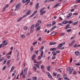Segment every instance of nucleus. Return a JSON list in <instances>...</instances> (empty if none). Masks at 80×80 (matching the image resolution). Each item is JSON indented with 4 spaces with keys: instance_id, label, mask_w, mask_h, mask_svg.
<instances>
[{
    "instance_id": "1",
    "label": "nucleus",
    "mask_w": 80,
    "mask_h": 80,
    "mask_svg": "<svg viewBox=\"0 0 80 80\" xmlns=\"http://www.w3.org/2000/svg\"><path fill=\"white\" fill-rule=\"evenodd\" d=\"M65 42H64L63 43H61L60 44H59L58 46V47L57 48H58V49H60V50H63V49H64L65 48V47H63L62 48V46H63V45H65Z\"/></svg>"
},
{
    "instance_id": "2",
    "label": "nucleus",
    "mask_w": 80,
    "mask_h": 80,
    "mask_svg": "<svg viewBox=\"0 0 80 80\" xmlns=\"http://www.w3.org/2000/svg\"><path fill=\"white\" fill-rule=\"evenodd\" d=\"M8 42H7V41L4 40L2 42V45H4L5 46L7 45Z\"/></svg>"
},
{
    "instance_id": "3",
    "label": "nucleus",
    "mask_w": 80,
    "mask_h": 80,
    "mask_svg": "<svg viewBox=\"0 0 80 80\" xmlns=\"http://www.w3.org/2000/svg\"><path fill=\"white\" fill-rule=\"evenodd\" d=\"M27 72V68H25L24 69V72H23V75H25Z\"/></svg>"
},
{
    "instance_id": "4",
    "label": "nucleus",
    "mask_w": 80,
    "mask_h": 80,
    "mask_svg": "<svg viewBox=\"0 0 80 80\" xmlns=\"http://www.w3.org/2000/svg\"><path fill=\"white\" fill-rule=\"evenodd\" d=\"M39 6V3H37L36 5L35 9L36 10H38V7Z\"/></svg>"
},
{
    "instance_id": "5",
    "label": "nucleus",
    "mask_w": 80,
    "mask_h": 80,
    "mask_svg": "<svg viewBox=\"0 0 80 80\" xmlns=\"http://www.w3.org/2000/svg\"><path fill=\"white\" fill-rule=\"evenodd\" d=\"M57 50V48H52L50 49V51H55Z\"/></svg>"
},
{
    "instance_id": "6",
    "label": "nucleus",
    "mask_w": 80,
    "mask_h": 80,
    "mask_svg": "<svg viewBox=\"0 0 80 80\" xmlns=\"http://www.w3.org/2000/svg\"><path fill=\"white\" fill-rule=\"evenodd\" d=\"M35 57H36V55L35 54H33V55L32 56V60H35L34 58H35Z\"/></svg>"
},
{
    "instance_id": "7",
    "label": "nucleus",
    "mask_w": 80,
    "mask_h": 80,
    "mask_svg": "<svg viewBox=\"0 0 80 80\" xmlns=\"http://www.w3.org/2000/svg\"><path fill=\"white\" fill-rule=\"evenodd\" d=\"M33 30H34V28H32V27H31L30 32L31 33H32L33 32Z\"/></svg>"
},
{
    "instance_id": "8",
    "label": "nucleus",
    "mask_w": 80,
    "mask_h": 80,
    "mask_svg": "<svg viewBox=\"0 0 80 80\" xmlns=\"http://www.w3.org/2000/svg\"><path fill=\"white\" fill-rule=\"evenodd\" d=\"M62 24H67V23H68V21H64L62 22Z\"/></svg>"
},
{
    "instance_id": "9",
    "label": "nucleus",
    "mask_w": 80,
    "mask_h": 80,
    "mask_svg": "<svg viewBox=\"0 0 80 80\" xmlns=\"http://www.w3.org/2000/svg\"><path fill=\"white\" fill-rule=\"evenodd\" d=\"M75 53L76 55H80V52L78 51H76Z\"/></svg>"
},
{
    "instance_id": "10",
    "label": "nucleus",
    "mask_w": 80,
    "mask_h": 80,
    "mask_svg": "<svg viewBox=\"0 0 80 80\" xmlns=\"http://www.w3.org/2000/svg\"><path fill=\"white\" fill-rule=\"evenodd\" d=\"M33 47H31L30 48V51L31 52V53H32L33 52Z\"/></svg>"
},
{
    "instance_id": "11",
    "label": "nucleus",
    "mask_w": 80,
    "mask_h": 80,
    "mask_svg": "<svg viewBox=\"0 0 80 80\" xmlns=\"http://www.w3.org/2000/svg\"><path fill=\"white\" fill-rule=\"evenodd\" d=\"M70 24H68L66 26V28H65V29H67V28H69V27H70Z\"/></svg>"
},
{
    "instance_id": "12",
    "label": "nucleus",
    "mask_w": 80,
    "mask_h": 80,
    "mask_svg": "<svg viewBox=\"0 0 80 80\" xmlns=\"http://www.w3.org/2000/svg\"><path fill=\"white\" fill-rule=\"evenodd\" d=\"M60 3H58L56 4L54 6V8H56V7H58V6L59 5H60Z\"/></svg>"
},
{
    "instance_id": "13",
    "label": "nucleus",
    "mask_w": 80,
    "mask_h": 80,
    "mask_svg": "<svg viewBox=\"0 0 80 80\" xmlns=\"http://www.w3.org/2000/svg\"><path fill=\"white\" fill-rule=\"evenodd\" d=\"M56 33L57 32L54 31L52 32V33L51 34V35H52V36H53V35H56Z\"/></svg>"
},
{
    "instance_id": "14",
    "label": "nucleus",
    "mask_w": 80,
    "mask_h": 80,
    "mask_svg": "<svg viewBox=\"0 0 80 80\" xmlns=\"http://www.w3.org/2000/svg\"><path fill=\"white\" fill-rule=\"evenodd\" d=\"M56 43H57L56 42H52L50 43V44L51 45H55V44H56Z\"/></svg>"
},
{
    "instance_id": "15",
    "label": "nucleus",
    "mask_w": 80,
    "mask_h": 80,
    "mask_svg": "<svg viewBox=\"0 0 80 80\" xmlns=\"http://www.w3.org/2000/svg\"><path fill=\"white\" fill-rule=\"evenodd\" d=\"M20 7V4L18 3L16 6V8H18L19 9V7Z\"/></svg>"
},
{
    "instance_id": "16",
    "label": "nucleus",
    "mask_w": 80,
    "mask_h": 80,
    "mask_svg": "<svg viewBox=\"0 0 80 80\" xmlns=\"http://www.w3.org/2000/svg\"><path fill=\"white\" fill-rule=\"evenodd\" d=\"M14 68H15V67L14 66H12L11 68V71H10V72H12V71H13V70H14Z\"/></svg>"
},
{
    "instance_id": "17",
    "label": "nucleus",
    "mask_w": 80,
    "mask_h": 80,
    "mask_svg": "<svg viewBox=\"0 0 80 80\" xmlns=\"http://www.w3.org/2000/svg\"><path fill=\"white\" fill-rule=\"evenodd\" d=\"M78 21H77L76 22L72 23V25H75L78 23Z\"/></svg>"
},
{
    "instance_id": "18",
    "label": "nucleus",
    "mask_w": 80,
    "mask_h": 80,
    "mask_svg": "<svg viewBox=\"0 0 80 80\" xmlns=\"http://www.w3.org/2000/svg\"><path fill=\"white\" fill-rule=\"evenodd\" d=\"M41 57H42L43 56V50H42L41 51Z\"/></svg>"
},
{
    "instance_id": "19",
    "label": "nucleus",
    "mask_w": 80,
    "mask_h": 80,
    "mask_svg": "<svg viewBox=\"0 0 80 80\" xmlns=\"http://www.w3.org/2000/svg\"><path fill=\"white\" fill-rule=\"evenodd\" d=\"M30 2V0H28L27 2H26L27 3L25 4V5H28V4Z\"/></svg>"
},
{
    "instance_id": "20",
    "label": "nucleus",
    "mask_w": 80,
    "mask_h": 80,
    "mask_svg": "<svg viewBox=\"0 0 80 80\" xmlns=\"http://www.w3.org/2000/svg\"><path fill=\"white\" fill-rule=\"evenodd\" d=\"M50 68H51L50 66H48V68H47V70L48 71H50Z\"/></svg>"
},
{
    "instance_id": "21",
    "label": "nucleus",
    "mask_w": 80,
    "mask_h": 80,
    "mask_svg": "<svg viewBox=\"0 0 80 80\" xmlns=\"http://www.w3.org/2000/svg\"><path fill=\"white\" fill-rule=\"evenodd\" d=\"M10 60H8L7 61V64L8 65H9V64L10 63Z\"/></svg>"
},
{
    "instance_id": "22",
    "label": "nucleus",
    "mask_w": 80,
    "mask_h": 80,
    "mask_svg": "<svg viewBox=\"0 0 80 80\" xmlns=\"http://www.w3.org/2000/svg\"><path fill=\"white\" fill-rule=\"evenodd\" d=\"M30 12H31V11L29 10H28L27 12L26 13V15H28L29 14H30Z\"/></svg>"
},
{
    "instance_id": "23",
    "label": "nucleus",
    "mask_w": 80,
    "mask_h": 80,
    "mask_svg": "<svg viewBox=\"0 0 80 80\" xmlns=\"http://www.w3.org/2000/svg\"><path fill=\"white\" fill-rule=\"evenodd\" d=\"M27 29H28V27L27 26H24V27L23 30H26Z\"/></svg>"
},
{
    "instance_id": "24",
    "label": "nucleus",
    "mask_w": 80,
    "mask_h": 80,
    "mask_svg": "<svg viewBox=\"0 0 80 80\" xmlns=\"http://www.w3.org/2000/svg\"><path fill=\"white\" fill-rule=\"evenodd\" d=\"M25 0H22V2L23 3H27V1H28V0H26V1H25Z\"/></svg>"
},
{
    "instance_id": "25",
    "label": "nucleus",
    "mask_w": 80,
    "mask_h": 80,
    "mask_svg": "<svg viewBox=\"0 0 80 80\" xmlns=\"http://www.w3.org/2000/svg\"><path fill=\"white\" fill-rule=\"evenodd\" d=\"M44 8H45V7L41 9L40 11V12H43V11L44 10Z\"/></svg>"
},
{
    "instance_id": "26",
    "label": "nucleus",
    "mask_w": 80,
    "mask_h": 80,
    "mask_svg": "<svg viewBox=\"0 0 80 80\" xmlns=\"http://www.w3.org/2000/svg\"><path fill=\"white\" fill-rule=\"evenodd\" d=\"M61 77V75L60 74H58L57 76V78H60Z\"/></svg>"
},
{
    "instance_id": "27",
    "label": "nucleus",
    "mask_w": 80,
    "mask_h": 80,
    "mask_svg": "<svg viewBox=\"0 0 80 80\" xmlns=\"http://www.w3.org/2000/svg\"><path fill=\"white\" fill-rule=\"evenodd\" d=\"M68 23L69 24H71V23H73V22L72 21H68Z\"/></svg>"
},
{
    "instance_id": "28",
    "label": "nucleus",
    "mask_w": 80,
    "mask_h": 80,
    "mask_svg": "<svg viewBox=\"0 0 80 80\" xmlns=\"http://www.w3.org/2000/svg\"><path fill=\"white\" fill-rule=\"evenodd\" d=\"M33 68L34 71H36V70H37V67H36L35 66H33Z\"/></svg>"
},
{
    "instance_id": "29",
    "label": "nucleus",
    "mask_w": 80,
    "mask_h": 80,
    "mask_svg": "<svg viewBox=\"0 0 80 80\" xmlns=\"http://www.w3.org/2000/svg\"><path fill=\"white\" fill-rule=\"evenodd\" d=\"M3 60H5V59H4V58L3 57H2V58H1L0 59V62H2Z\"/></svg>"
},
{
    "instance_id": "30",
    "label": "nucleus",
    "mask_w": 80,
    "mask_h": 80,
    "mask_svg": "<svg viewBox=\"0 0 80 80\" xmlns=\"http://www.w3.org/2000/svg\"><path fill=\"white\" fill-rule=\"evenodd\" d=\"M40 26H38V28H36V30H38H38H40Z\"/></svg>"
},
{
    "instance_id": "31",
    "label": "nucleus",
    "mask_w": 80,
    "mask_h": 80,
    "mask_svg": "<svg viewBox=\"0 0 80 80\" xmlns=\"http://www.w3.org/2000/svg\"><path fill=\"white\" fill-rule=\"evenodd\" d=\"M56 24V22L54 21L52 22V26L54 25H55Z\"/></svg>"
},
{
    "instance_id": "32",
    "label": "nucleus",
    "mask_w": 80,
    "mask_h": 80,
    "mask_svg": "<svg viewBox=\"0 0 80 80\" xmlns=\"http://www.w3.org/2000/svg\"><path fill=\"white\" fill-rule=\"evenodd\" d=\"M57 72H55H55H53V75L54 76H57Z\"/></svg>"
},
{
    "instance_id": "33",
    "label": "nucleus",
    "mask_w": 80,
    "mask_h": 80,
    "mask_svg": "<svg viewBox=\"0 0 80 80\" xmlns=\"http://www.w3.org/2000/svg\"><path fill=\"white\" fill-rule=\"evenodd\" d=\"M34 65H35V66H36V67H37V68H40V67L39 66L38 64H34Z\"/></svg>"
},
{
    "instance_id": "34",
    "label": "nucleus",
    "mask_w": 80,
    "mask_h": 80,
    "mask_svg": "<svg viewBox=\"0 0 80 80\" xmlns=\"http://www.w3.org/2000/svg\"><path fill=\"white\" fill-rule=\"evenodd\" d=\"M39 25H40V23H36L35 25V27H38V26Z\"/></svg>"
},
{
    "instance_id": "35",
    "label": "nucleus",
    "mask_w": 80,
    "mask_h": 80,
    "mask_svg": "<svg viewBox=\"0 0 80 80\" xmlns=\"http://www.w3.org/2000/svg\"><path fill=\"white\" fill-rule=\"evenodd\" d=\"M40 67L41 68H42V69H44L45 67H44V66L43 65H42Z\"/></svg>"
},
{
    "instance_id": "36",
    "label": "nucleus",
    "mask_w": 80,
    "mask_h": 80,
    "mask_svg": "<svg viewBox=\"0 0 80 80\" xmlns=\"http://www.w3.org/2000/svg\"><path fill=\"white\" fill-rule=\"evenodd\" d=\"M22 18H21L18 19V20H17V22H20V20H22Z\"/></svg>"
},
{
    "instance_id": "37",
    "label": "nucleus",
    "mask_w": 80,
    "mask_h": 80,
    "mask_svg": "<svg viewBox=\"0 0 80 80\" xmlns=\"http://www.w3.org/2000/svg\"><path fill=\"white\" fill-rule=\"evenodd\" d=\"M70 70H71V68H70V67L68 68V72H70Z\"/></svg>"
},
{
    "instance_id": "38",
    "label": "nucleus",
    "mask_w": 80,
    "mask_h": 80,
    "mask_svg": "<svg viewBox=\"0 0 80 80\" xmlns=\"http://www.w3.org/2000/svg\"><path fill=\"white\" fill-rule=\"evenodd\" d=\"M49 78H50L51 80H52V75H50L49 76H48Z\"/></svg>"
},
{
    "instance_id": "39",
    "label": "nucleus",
    "mask_w": 80,
    "mask_h": 80,
    "mask_svg": "<svg viewBox=\"0 0 80 80\" xmlns=\"http://www.w3.org/2000/svg\"><path fill=\"white\" fill-rule=\"evenodd\" d=\"M38 23H40L42 22V21L39 19L38 21Z\"/></svg>"
},
{
    "instance_id": "40",
    "label": "nucleus",
    "mask_w": 80,
    "mask_h": 80,
    "mask_svg": "<svg viewBox=\"0 0 80 80\" xmlns=\"http://www.w3.org/2000/svg\"><path fill=\"white\" fill-rule=\"evenodd\" d=\"M37 42H34L33 43V45L34 46L36 44H37Z\"/></svg>"
},
{
    "instance_id": "41",
    "label": "nucleus",
    "mask_w": 80,
    "mask_h": 80,
    "mask_svg": "<svg viewBox=\"0 0 80 80\" xmlns=\"http://www.w3.org/2000/svg\"><path fill=\"white\" fill-rule=\"evenodd\" d=\"M6 9V7H4L3 8V12H5V10Z\"/></svg>"
},
{
    "instance_id": "42",
    "label": "nucleus",
    "mask_w": 80,
    "mask_h": 80,
    "mask_svg": "<svg viewBox=\"0 0 80 80\" xmlns=\"http://www.w3.org/2000/svg\"><path fill=\"white\" fill-rule=\"evenodd\" d=\"M6 67H7L6 66H4L3 67V68L2 69V70H5L6 68Z\"/></svg>"
},
{
    "instance_id": "43",
    "label": "nucleus",
    "mask_w": 80,
    "mask_h": 80,
    "mask_svg": "<svg viewBox=\"0 0 80 80\" xmlns=\"http://www.w3.org/2000/svg\"><path fill=\"white\" fill-rule=\"evenodd\" d=\"M38 40L39 41H40V42H41L42 41V38L41 37H40L38 38Z\"/></svg>"
},
{
    "instance_id": "44",
    "label": "nucleus",
    "mask_w": 80,
    "mask_h": 80,
    "mask_svg": "<svg viewBox=\"0 0 80 80\" xmlns=\"http://www.w3.org/2000/svg\"><path fill=\"white\" fill-rule=\"evenodd\" d=\"M72 31V30L70 29H68L67 30V31L68 32H71Z\"/></svg>"
},
{
    "instance_id": "45",
    "label": "nucleus",
    "mask_w": 80,
    "mask_h": 80,
    "mask_svg": "<svg viewBox=\"0 0 80 80\" xmlns=\"http://www.w3.org/2000/svg\"><path fill=\"white\" fill-rule=\"evenodd\" d=\"M76 2L77 3H80V0H76Z\"/></svg>"
},
{
    "instance_id": "46",
    "label": "nucleus",
    "mask_w": 80,
    "mask_h": 80,
    "mask_svg": "<svg viewBox=\"0 0 80 80\" xmlns=\"http://www.w3.org/2000/svg\"><path fill=\"white\" fill-rule=\"evenodd\" d=\"M77 73V72L76 71H73V75H75V74H76Z\"/></svg>"
},
{
    "instance_id": "47",
    "label": "nucleus",
    "mask_w": 80,
    "mask_h": 80,
    "mask_svg": "<svg viewBox=\"0 0 80 80\" xmlns=\"http://www.w3.org/2000/svg\"><path fill=\"white\" fill-rule=\"evenodd\" d=\"M37 13V10H36L35 11V12L33 13V14L34 15H35V14H36V13Z\"/></svg>"
},
{
    "instance_id": "48",
    "label": "nucleus",
    "mask_w": 80,
    "mask_h": 80,
    "mask_svg": "<svg viewBox=\"0 0 80 80\" xmlns=\"http://www.w3.org/2000/svg\"><path fill=\"white\" fill-rule=\"evenodd\" d=\"M69 15L70 17H71L72 16V13H70L69 14Z\"/></svg>"
},
{
    "instance_id": "49",
    "label": "nucleus",
    "mask_w": 80,
    "mask_h": 80,
    "mask_svg": "<svg viewBox=\"0 0 80 80\" xmlns=\"http://www.w3.org/2000/svg\"><path fill=\"white\" fill-rule=\"evenodd\" d=\"M44 48V47L43 46H42V47L41 48V50H43V48Z\"/></svg>"
},
{
    "instance_id": "50",
    "label": "nucleus",
    "mask_w": 80,
    "mask_h": 80,
    "mask_svg": "<svg viewBox=\"0 0 80 80\" xmlns=\"http://www.w3.org/2000/svg\"><path fill=\"white\" fill-rule=\"evenodd\" d=\"M41 58V56H39L38 57V59L39 60H40Z\"/></svg>"
},
{
    "instance_id": "51",
    "label": "nucleus",
    "mask_w": 80,
    "mask_h": 80,
    "mask_svg": "<svg viewBox=\"0 0 80 80\" xmlns=\"http://www.w3.org/2000/svg\"><path fill=\"white\" fill-rule=\"evenodd\" d=\"M38 51H39L38 50V51H35V52H36V53H35L37 55H38Z\"/></svg>"
},
{
    "instance_id": "52",
    "label": "nucleus",
    "mask_w": 80,
    "mask_h": 80,
    "mask_svg": "<svg viewBox=\"0 0 80 80\" xmlns=\"http://www.w3.org/2000/svg\"><path fill=\"white\" fill-rule=\"evenodd\" d=\"M56 52L57 53H60V51H56Z\"/></svg>"
},
{
    "instance_id": "53",
    "label": "nucleus",
    "mask_w": 80,
    "mask_h": 80,
    "mask_svg": "<svg viewBox=\"0 0 80 80\" xmlns=\"http://www.w3.org/2000/svg\"><path fill=\"white\" fill-rule=\"evenodd\" d=\"M73 47H74V48H77V44H75L74 46Z\"/></svg>"
},
{
    "instance_id": "54",
    "label": "nucleus",
    "mask_w": 80,
    "mask_h": 80,
    "mask_svg": "<svg viewBox=\"0 0 80 80\" xmlns=\"http://www.w3.org/2000/svg\"><path fill=\"white\" fill-rule=\"evenodd\" d=\"M27 15H24L23 16H22V18H24V17H27Z\"/></svg>"
},
{
    "instance_id": "55",
    "label": "nucleus",
    "mask_w": 80,
    "mask_h": 80,
    "mask_svg": "<svg viewBox=\"0 0 80 80\" xmlns=\"http://www.w3.org/2000/svg\"><path fill=\"white\" fill-rule=\"evenodd\" d=\"M47 74H48V77L49 76H50V75H50V73H49V72H47Z\"/></svg>"
},
{
    "instance_id": "56",
    "label": "nucleus",
    "mask_w": 80,
    "mask_h": 80,
    "mask_svg": "<svg viewBox=\"0 0 80 80\" xmlns=\"http://www.w3.org/2000/svg\"><path fill=\"white\" fill-rule=\"evenodd\" d=\"M21 37H22V38H24L25 37V35H22L21 36Z\"/></svg>"
},
{
    "instance_id": "57",
    "label": "nucleus",
    "mask_w": 80,
    "mask_h": 80,
    "mask_svg": "<svg viewBox=\"0 0 80 80\" xmlns=\"http://www.w3.org/2000/svg\"><path fill=\"white\" fill-rule=\"evenodd\" d=\"M34 63H38V62H36L35 60H34Z\"/></svg>"
},
{
    "instance_id": "58",
    "label": "nucleus",
    "mask_w": 80,
    "mask_h": 80,
    "mask_svg": "<svg viewBox=\"0 0 80 80\" xmlns=\"http://www.w3.org/2000/svg\"><path fill=\"white\" fill-rule=\"evenodd\" d=\"M11 15H15L16 14H15V13H13L12 12L11 13Z\"/></svg>"
},
{
    "instance_id": "59",
    "label": "nucleus",
    "mask_w": 80,
    "mask_h": 80,
    "mask_svg": "<svg viewBox=\"0 0 80 80\" xmlns=\"http://www.w3.org/2000/svg\"><path fill=\"white\" fill-rule=\"evenodd\" d=\"M75 38L73 37H72L71 38V40H73V39H74V38Z\"/></svg>"
},
{
    "instance_id": "60",
    "label": "nucleus",
    "mask_w": 80,
    "mask_h": 80,
    "mask_svg": "<svg viewBox=\"0 0 80 80\" xmlns=\"http://www.w3.org/2000/svg\"><path fill=\"white\" fill-rule=\"evenodd\" d=\"M55 56H52V59L53 60H54V59H55Z\"/></svg>"
},
{
    "instance_id": "61",
    "label": "nucleus",
    "mask_w": 80,
    "mask_h": 80,
    "mask_svg": "<svg viewBox=\"0 0 80 80\" xmlns=\"http://www.w3.org/2000/svg\"><path fill=\"white\" fill-rule=\"evenodd\" d=\"M6 62H7V60H5L3 63V64H5V63H6Z\"/></svg>"
},
{
    "instance_id": "62",
    "label": "nucleus",
    "mask_w": 80,
    "mask_h": 80,
    "mask_svg": "<svg viewBox=\"0 0 80 80\" xmlns=\"http://www.w3.org/2000/svg\"><path fill=\"white\" fill-rule=\"evenodd\" d=\"M75 41L74 40V41H73L71 43L73 44V43H75Z\"/></svg>"
},
{
    "instance_id": "63",
    "label": "nucleus",
    "mask_w": 80,
    "mask_h": 80,
    "mask_svg": "<svg viewBox=\"0 0 80 80\" xmlns=\"http://www.w3.org/2000/svg\"><path fill=\"white\" fill-rule=\"evenodd\" d=\"M73 15H78V13L77 12L74 13L73 14Z\"/></svg>"
},
{
    "instance_id": "64",
    "label": "nucleus",
    "mask_w": 80,
    "mask_h": 80,
    "mask_svg": "<svg viewBox=\"0 0 80 80\" xmlns=\"http://www.w3.org/2000/svg\"><path fill=\"white\" fill-rule=\"evenodd\" d=\"M22 77H23V78H25V77H26L25 75H23Z\"/></svg>"
}]
</instances>
